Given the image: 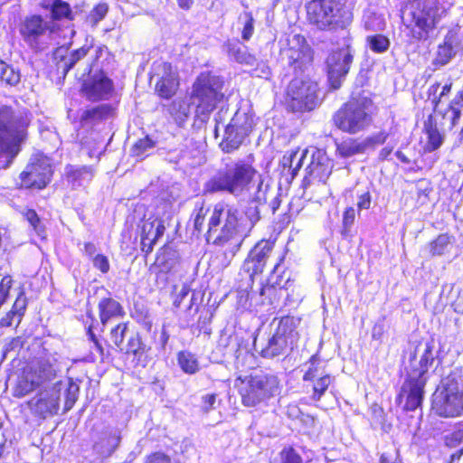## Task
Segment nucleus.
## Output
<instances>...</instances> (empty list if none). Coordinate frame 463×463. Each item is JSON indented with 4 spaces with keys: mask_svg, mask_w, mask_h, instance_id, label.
Returning <instances> with one entry per match:
<instances>
[{
    "mask_svg": "<svg viewBox=\"0 0 463 463\" xmlns=\"http://www.w3.org/2000/svg\"><path fill=\"white\" fill-rule=\"evenodd\" d=\"M161 67L163 74L156 82V91L161 98L168 99L175 94L178 89V78L170 63L164 62Z\"/></svg>",
    "mask_w": 463,
    "mask_h": 463,
    "instance_id": "28",
    "label": "nucleus"
},
{
    "mask_svg": "<svg viewBox=\"0 0 463 463\" xmlns=\"http://www.w3.org/2000/svg\"><path fill=\"white\" fill-rule=\"evenodd\" d=\"M190 291L191 290L189 286L184 284L180 291L177 293L175 299L174 300V306L175 307H180L184 300L189 296Z\"/></svg>",
    "mask_w": 463,
    "mask_h": 463,
    "instance_id": "64",
    "label": "nucleus"
},
{
    "mask_svg": "<svg viewBox=\"0 0 463 463\" xmlns=\"http://www.w3.org/2000/svg\"><path fill=\"white\" fill-rule=\"evenodd\" d=\"M308 153V150L302 151L301 153L299 151L291 152L289 156H283V165L288 166L292 175L296 176L302 167L304 160L307 157Z\"/></svg>",
    "mask_w": 463,
    "mask_h": 463,
    "instance_id": "42",
    "label": "nucleus"
},
{
    "mask_svg": "<svg viewBox=\"0 0 463 463\" xmlns=\"http://www.w3.org/2000/svg\"><path fill=\"white\" fill-rule=\"evenodd\" d=\"M223 79L211 71L199 74L191 93L192 103L195 105L194 126L202 128L209 119L211 113L224 97Z\"/></svg>",
    "mask_w": 463,
    "mask_h": 463,
    "instance_id": "9",
    "label": "nucleus"
},
{
    "mask_svg": "<svg viewBox=\"0 0 463 463\" xmlns=\"http://www.w3.org/2000/svg\"><path fill=\"white\" fill-rule=\"evenodd\" d=\"M66 178L72 188L76 189L88 184L94 176L93 169L90 166L68 165L65 168Z\"/></svg>",
    "mask_w": 463,
    "mask_h": 463,
    "instance_id": "30",
    "label": "nucleus"
},
{
    "mask_svg": "<svg viewBox=\"0 0 463 463\" xmlns=\"http://www.w3.org/2000/svg\"><path fill=\"white\" fill-rule=\"evenodd\" d=\"M205 237L208 243L212 241L216 246H223L234 241V246L238 250L246 237L241 213L238 207L224 202L217 203L209 219Z\"/></svg>",
    "mask_w": 463,
    "mask_h": 463,
    "instance_id": "4",
    "label": "nucleus"
},
{
    "mask_svg": "<svg viewBox=\"0 0 463 463\" xmlns=\"http://www.w3.org/2000/svg\"><path fill=\"white\" fill-rule=\"evenodd\" d=\"M128 323H119L110 329L109 338L119 352H123L124 350V339L128 335Z\"/></svg>",
    "mask_w": 463,
    "mask_h": 463,
    "instance_id": "45",
    "label": "nucleus"
},
{
    "mask_svg": "<svg viewBox=\"0 0 463 463\" xmlns=\"http://www.w3.org/2000/svg\"><path fill=\"white\" fill-rule=\"evenodd\" d=\"M444 443L450 449L463 448V421L458 422L456 430L444 437Z\"/></svg>",
    "mask_w": 463,
    "mask_h": 463,
    "instance_id": "51",
    "label": "nucleus"
},
{
    "mask_svg": "<svg viewBox=\"0 0 463 463\" xmlns=\"http://www.w3.org/2000/svg\"><path fill=\"white\" fill-rule=\"evenodd\" d=\"M40 6L48 10L52 21L61 19L72 20L73 14L69 3L63 0H42Z\"/></svg>",
    "mask_w": 463,
    "mask_h": 463,
    "instance_id": "31",
    "label": "nucleus"
},
{
    "mask_svg": "<svg viewBox=\"0 0 463 463\" xmlns=\"http://www.w3.org/2000/svg\"><path fill=\"white\" fill-rule=\"evenodd\" d=\"M180 253L177 250L167 247L165 248L160 256L157 257L158 265L164 272L175 270L180 262Z\"/></svg>",
    "mask_w": 463,
    "mask_h": 463,
    "instance_id": "37",
    "label": "nucleus"
},
{
    "mask_svg": "<svg viewBox=\"0 0 463 463\" xmlns=\"http://www.w3.org/2000/svg\"><path fill=\"white\" fill-rule=\"evenodd\" d=\"M71 42L57 47L52 52V60L55 62L58 73L65 77L68 72L89 52L90 47L84 45L69 53Z\"/></svg>",
    "mask_w": 463,
    "mask_h": 463,
    "instance_id": "22",
    "label": "nucleus"
},
{
    "mask_svg": "<svg viewBox=\"0 0 463 463\" xmlns=\"http://www.w3.org/2000/svg\"><path fill=\"white\" fill-rule=\"evenodd\" d=\"M113 90V80L102 70L93 73L90 72L88 78L83 80L81 85L83 96L92 102L108 99Z\"/></svg>",
    "mask_w": 463,
    "mask_h": 463,
    "instance_id": "19",
    "label": "nucleus"
},
{
    "mask_svg": "<svg viewBox=\"0 0 463 463\" xmlns=\"http://www.w3.org/2000/svg\"><path fill=\"white\" fill-rule=\"evenodd\" d=\"M450 113L452 126L458 124L460 117L463 115V91H458L449 103L446 114Z\"/></svg>",
    "mask_w": 463,
    "mask_h": 463,
    "instance_id": "49",
    "label": "nucleus"
},
{
    "mask_svg": "<svg viewBox=\"0 0 463 463\" xmlns=\"http://www.w3.org/2000/svg\"><path fill=\"white\" fill-rule=\"evenodd\" d=\"M261 207V205L247 200L241 213V222L246 236L253 229V227L260 221Z\"/></svg>",
    "mask_w": 463,
    "mask_h": 463,
    "instance_id": "33",
    "label": "nucleus"
},
{
    "mask_svg": "<svg viewBox=\"0 0 463 463\" xmlns=\"http://www.w3.org/2000/svg\"><path fill=\"white\" fill-rule=\"evenodd\" d=\"M167 110L175 123L182 127L190 117L192 110L195 111V105L192 103L191 98L189 99H175L168 106Z\"/></svg>",
    "mask_w": 463,
    "mask_h": 463,
    "instance_id": "32",
    "label": "nucleus"
},
{
    "mask_svg": "<svg viewBox=\"0 0 463 463\" xmlns=\"http://www.w3.org/2000/svg\"><path fill=\"white\" fill-rule=\"evenodd\" d=\"M288 49L282 52V59L293 71L295 78L288 86V107L293 112L310 111L320 102L317 83L302 74L313 61V50L301 34H293L288 39Z\"/></svg>",
    "mask_w": 463,
    "mask_h": 463,
    "instance_id": "1",
    "label": "nucleus"
},
{
    "mask_svg": "<svg viewBox=\"0 0 463 463\" xmlns=\"http://www.w3.org/2000/svg\"><path fill=\"white\" fill-rule=\"evenodd\" d=\"M272 248L269 241H260L250 250L243 263V269L250 278L263 272Z\"/></svg>",
    "mask_w": 463,
    "mask_h": 463,
    "instance_id": "23",
    "label": "nucleus"
},
{
    "mask_svg": "<svg viewBox=\"0 0 463 463\" xmlns=\"http://www.w3.org/2000/svg\"><path fill=\"white\" fill-rule=\"evenodd\" d=\"M351 38L345 39L344 46L333 51L326 60V72L332 89L338 90L350 71L355 50L352 47Z\"/></svg>",
    "mask_w": 463,
    "mask_h": 463,
    "instance_id": "16",
    "label": "nucleus"
},
{
    "mask_svg": "<svg viewBox=\"0 0 463 463\" xmlns=\"http://www.w3.org/2000/svg\"><path fill=\"white\" fill-rule=\"evenodd\" d=\"M20 72L0 59V80L10 86H15L20 81Z\"/></svg>",
    "mask_w": 463,
    "mask_h": 463,
    "instance_id": "47",
    "label": "nucleus"
},
{
    "mask_svg": "<svg viewBox=\"0 0 463 463\" xmlns=\"http://www.w3.org/2000/svg\"><path fill=\"white\" fill-rule=\"evenodd\" d=\"M252 75L263 79H268L271 75L270 68L263 61H259L252 68Z\"/></svg>",
    "mask_w": 463,
    "mask_h": 463,
    "instance_id": "60",
    "label": "nucleus"
},
{
    "mask_svg": "<svg viewBox=\"0 0 463 463\" xmlns=\"http://www.w3.org/2000/svg\"><path fill=\"white\" fill-rule=\"evenodd\" d=\"M148 347L143 343L138 332H133L128 335V343L124 345L122 353L126 354H132L133 361L136 365L146 367L147 364V351Z\"/></svg>",
    "mask_w": 463,
    "mask_h": 463,
    "instance_id": "29",
    "label": "nucleus"
},
{
    "mask_svg": "<svg viewBox=\"0 0 463 463\" xmlns=\"http://www.w3.org/2000/svg\"><path fill=\"white\" fill-rule=\"evenodd\" d=\"M364 28L367 31L380 32L385 29V19L382 14L368 12L364 16Z\"/></svg>",
    "mask_w": 463,
    "mask_h": 463,
    "instance_id": "46",
    "label": "nucleus"
},
{
    "mask_svg": "<svg viewBox=\"0 0 463 463\" xmlns=\"http://www.w3.org/2000/svg\"><path fill=\"white\" fill-rule=\"evenodd\" d=\"M390 134L385 130H382L378 133H374L363 138L366 151H373L378 146H381L386 142Z\"/></svg>",
    "mask_w": 463,
    "mask_h": 463,
    "instance_id": "53",
    "label": "nucleus"
},
{
    "mask_svg": "<svg viewBox=\"0 0 463 463\" xmlns=\"http://www.w3.org/2000/svg\"><path fill=\"white\" fill-rule=\"evenodd\" d=\"M156 143L148 137L137 140L131 148V156L137 157V160L146 158L152 149H154Z\"/></svg>",
    "mask_w": 463,
    "mask_h": 463,
    "instance_id": "43",
    "label": "nucleus"
},
{
    "mask_svg": "<svg viewBox=\"0 0 463 463\" xmlns=\"http://www.w3.org/2000/svg\"><path fill=\"white\" fill-rule=\"evenodd\" d=\"M306 9L309 24L320 31L345 30L354 19L346 0H311Z\"/></svg>",
    "mask_w": 463,
    "mask_h": 463,
    "instance_id": "10",
    "label": "nucleus"
},
{
    "mask_svg": "<svg viewBox=\"0 0 463 463\" xmlns=\"http://www.w3.org/2000/svg\"><path fill=\"white\" fill-rule=\"evenodd\" d=\"M269 189V184L268 183L265 184L263 177L260 175L257 180V186L252 192H250L248 201L261 206L266 205Z\"/></svg>",
    "mask_w": 463,
    "mask_h": 463,
    "instance_id": "41",
    "label": "nucleus"
},
{
    "mask_svg": "<svg viewBox=\"0 0 463 463\" xmlns=\"http://www.w3.org/2000/svg\"><path fill=\"white\" fill-rule=\"evenodd\" d=\"M52 175V165L48 158H38L30 163L20 175L22 185L26 188H44Z\"/></svg>",
    "mask_w": 463,
    "mask_h": 463,
    "instance_id": "20",
    "label": "nucleus"
},
{
    "mask_svg": "<svg viewBox=\"0 0 463 463\" xmlns=\"http://www.w3.org/2000/svg\"><path fill=\"white\" fill-rule=\"evenodd\" d=\"M299 324L298 317L290 316L275 317L270 325L275 328L271 329L265 342L259 346L257 340H254L255 351L265 359L288 356L298 346L299 334L297 328Z\"/></svg>",
    "mask_w": 463,
    "mask_h": 463,
    "instance_id": "7",
    "label": "nucleus"
},
{
    "mask_svg": "<svg viewBox=\"0 0 463 463\" xmlns=\"http://www.w3.org/2000/svg\"><path fill=\"white\" fill-rule=\"evenodd\" d=\"M165 232V222L158 217H145L142 222L141 237H145V240H148V238H155L159 240L164 235Z\"/></svg>",
    "mask_w": 463,
    "mask_h": 463,
    "instance_id": "35",
    "label": "nucleus"
},
{
    "mask_svg": "<svg viewBox=\"0 0 463 463\" xmlns=\"http://www.w3.org/2000/svg\"><path fill=\"white\" fill-rule=\"evenodd\" d=\"M115 107L109 103H102L86 108L80 116L81 128H93L94 126L113 118Z\"/></svg>",
    "mask_w": 463,
    "mask_h": 463,
    "instance_id": "26",
    "label": "nucleus"
},
{
    "mask_svg": "<svg viewBox=\"0 0 463 463\" xmlns=\"http://www.w3.org/2000/svg\"><path fill=\"white\" fill-rule=\"evenodd\" d=\"M279 463H305L301 455L292 447L284 448L279 453Z\"/></svg>",
    "mask_w": 463,
    "mask_h": 463,
    "instance_id": "54",
    "label": "nucleus"
},
{
    "mask_svg": "<svg viewBox=\"0 0 463 463\" xmlns=\"http://www.w3.org/2000/svg\"><path fill=\"white\" fill-rule=\"evenodd\" d=\"M438 352L435 341L431 338L419 343L411 353L407 377L402 387V392L407 393L404 411H414L421 408L429 368L438 357Z\"/></svg>",
    "mask_w": 463,
    "mask_h": 463,
    "instance_id": "3",
    "label": "nucleus"
},
{
    "mask_svg": "<svg viewBox=\"0 0 463 463\" xmlns=\"http://www.w3.org/2000/svg\"><path fill=\"white\" fill-rule=\"evenodd\" d=\"M86 335L88 340L92 344L91 347L98 352L101 361H105L110 356V345H109L108 342L102 337L98 336L94 333L92 325H88L86 326Z\"/></svg>",
    "mask_w": 463,
    "mask_h": 463,
    "instance_id": "38",
    "label": "nucleus"
},
{
    "mask_svg": "<svg viewBox=\"0 0 463 463\" xmlns=\"http://www.w3.org/2000/svg\"><path fill=\"white\" fill-rule=\"evenodd\" d=\"M229 339H230V343L231 344L234 342V345H232V348L235 347V349L233 350V355L235 357V361H236L237 364H239L240 357L243 354H245L246 355H249L250 357L252 356V354H250V353H249V351H248L246 346L244 348L241 347V344L239 342L237 337H235L234 339L230 337Z\"/></svg>",
    "mask_w": 463,
    "mask_h": 463,
    "instance_id": "62",
    "label": "nucleus"
},
{
    "mask_svg": "<svg viewBox=\"0 0 463 463\" xmlns=\"http://www.w3.org/2000/svg\"><path fill=\"white\" fill-rule=\"evenodd\" d=\"M108 11H109V6L107 4L102 3V4L97 5L93 8V10L90 12V19L91 23L96 24L99 22H100L101 20H103L107 14Z\"/></svg>",
    "mask_w": 463,
    "mask_h": 463,
    "instance_id": "58",
    "label": "nucleus"
},
{
    "mask_svg": "<svg viewBox=\"0 0 463 463\" xmlns=\"http://www.w3.org/2000/svg\"><path fill=\"white\" fill-rule=\"evenodd\" d=\"M222 51L227 54L230 61L242 66L252 68L257 64L255 54L250 52L248 46L239 39L232 38L227 40L222 44Z\"/></svg>",
    "mask_w": 463,
    "mask_h": 463,
    "instance_id": "24",
    "label": "nucleus"
},
{
    "mask_svg": "<svg viewBox=\"0 0 463 463\" xmlns=\"http://www.w3.org/2000/svg\"><path fill=\"white\" fill-rule=\"evenodd\" d=\"M241 403L245 407H256L279 395L281 384L273 373H259L239 376L235 380Z\"/></svg>",
    "mask_w": 463,
    "mask_h": 463,
    "instance_id": "12",
    "label": "nucleus"
},
{
    "mask_svg": "<svg viewBox=\"0 0 463 463\" xmlns=\"http://www.w3.org/2000/svg\"><path fill=\"white\" fill-rule=\"evenodd\" d=\"M449 4L441 0H413L406 7L414 23L411 30L412 37L416 40H426L442 17L447 14Z\"/></svg>",
    "mask_w": 463,
    "mask_h": 463,
    "instance_id": "13",
    "label": "nucleus"
},
{
    "mask_svg": "<svg viewBox=\"0 0 463 463\" xmlns=\"http://www.w3.org/2000/svg\"><path fill=\"white\" fill-rule=\"evenodd\" d=\"M366 43L372 52L375 53L385 52L391 45L390 39L383 34H374L367 36Z\"/></svg>",
    "mask_w": 463,
    "mask_h": 463,
    "instance_id": "48",
    "label": "nucleus"
},
{
    "mask_svg": "<svg viewBox=\"0 0 463 463\" xmlns=\"http://www.w3.org/2000/svg\"><path fill=\"white\" fill-rule=\"evenodd\" d=\"M24 219L29 222L35 233L41 239L46 238L45 226L42 222L37 213L33 209H28L24 213Z\"/></svg>",
    "mask_w": 463,
    "mask_h": 463,
    "instance_id": "50",
    "label": "nucleus"
},
{
    "mask_svg": "<svg viewBox=\"0 0 463 463\" xmlns=\"http://www.w3.org/2000/svg\"><path fill=\"white\" fill-rule=\"evenodd\" d=\"M286 275L285 271L280 273V264L277 263L271 271L268 283L261 284L258 290H251L250 305L252 306L253 310L258 312L262 307L272 306L277 299L278 287L279 290L288 289L291 280L290 277L288 276L286 280L283 281Z\"/></svg>",
    "mask_w": 463,
    "mask_h": 463,
    "instance_id": "17",
    "label": "nucleus"
},
{
    "mask_svg": "<svg viewBox=\"0 0 463 463\" xmlns=\"http://www.w3.org/2000/svg\"><path fill=\"white\" fill-rule=\"evenodd\" d=\"M18 30L23 41L34 52L46 50L58 33L54 24L40 14L25 16L21 21Z\"/></svg>",
    "mask_w": 463,
    "mask_h": 463,
    "instance_id": "14",
    "label": "nucleus"
},
{
    "mask_svg": "<svg viewBox=\"0 0 463 463\" xmlns=\"http://www.w3.org/2000/svg\"><path fill=\"white\" fill-rule=\"evenodd\" d=\"M177 364L181 370L187 374H194L200 370L197 357L189 351H180L177 354Z\"/></svg>",
    "mask_w": 463,
    "mask_h": 463,
    "instance_id": "39",
    "label": "nucleus"
},
{
    "mask_svg": "<svg viewBox=\"0 0 463 463\" xmlns=\"http://www.w3.org/2000/svg\"><path fill=\"white\" fill-rule=\"evenodd\" d=\"M27 307V299L24 290H21L12 307L6 313V317L2 318V326H10L14 318H17V325L21 322L22 317Z\"/></svg>",
    "mask_w": 463,
    "mask_h": 463,
    "instance_id": "36",
    "label": "nucleus"
},
{
    "mask_svg": "<svg viewBox=\"0 0 463 463\" xmlns=\"http://www.w3.org/2000/svg\"><path fill=\"white\" fill-rule=\"evenodd\" d=\"M217 403V394L215 393H207L202 397V410L204 412H208L216 408L215 404Z\"/></svg>",
    "mask_w": 463,
    "mask_h": 463,
    "instance_id": "61",
    "label": "nucleus"
},
{
    "mask_svg": "<svg viewBox=\"0 0 463 463\" xmlns=\"http://www.w3.org/2000/svg\"><path fill=\"white\" fill-rule=\"evenodd\" d=\"M306 171L309 176L325 182L331 174L332 165L324 150L313 148Z\"/></svg>",
    "mask_w": 463,
    "mask_h": 463,
    "instance_id": "25",
    "label": "nucleus"
},
{
    "mask_svg": "<svg viewBox=\"0 0 463 463\" xmlns=\"http://www.w3.org/2000/svg\"><path fill=\"white\" fill-rule=\"evenodd\" d=\"M92 450L99 458H109L119 446L121 437L117 430L93 429L91 433Z\"/></svg>",
    "mask_w": 463,
    "mask_h": 463,
    "instance_id": "21",
    "label": "nucleus"
},
{
    "mask_svg": "<svg viewBox=\"0 0 463 463\" xmlns=\"http://www.w3.org/2000/svg\"><path fill=\"white\" fill-rule=\"evenodd\" d=\"M454 241L453 236L448 233L439 234L434 241L429 244V250L431 256H442Z\"/></svg>",
    "mask_w": 463,
    "mask_h": 463,
    "instance_id": "40",
    "label": "nucleus"
},
{
    "mask_svg": "<svg viewBox=\"0 0 463 463\" xmlns=\"http://www.w3.org/2000/svg\"><path fill=\"white\" fill-rule=\"evenodd\" d=\"M426 134L428 137L427 149L430 152L435 151L441 146L444 142V137L439 132L436 125L431 122L426 125Z\"/></svg>",
    "mask_w": 463,
    "mask_h": 463,
    "instance_id": "44",
    "label": "nucleus"
},
{
    "mask_svg": "<svg viewBox=\"0 0 463 463\" xmlns=\"http://www.w3.org/2000/svg\"><path fill=\"white\" fill-rule=\"evenodd\" d=\"M463 50V31L457 26L450 29L439 44L435 58L432 60L434 71L450 62V61Z\"/></svg>",
    "mask_w": 463,
    "mask_h": 463,
    "instance_id": "18",
    "label": "nucleus"
},
{
    "mask_svg": "<svg viewBox=\"0 0 463 463\" xmlns=\"http://www.w3.org/2000/svg\"><path fill=\"white\" fill-rule=\"evenodd\" d=\"M431 411L435 415L444 419L463 416V373L461 369H451L440 379L432 394Z\"/></svg>",
    "mask_w": 463,
    "mask_h": 463,
    "instance_id": "8",
    "label": "nucleus"
},
{
    "mask_svg": "<svg viewBox=\"0 0 463 463\" xmlns=\"http://www.w3.org/2000/svg\"><path fill=\"white\" fill-rule=\"evenodd\" d=\"M355 210L354 207H348L343 213V230L342 235L347 237L350 235L351 228L354 223Z\"/></svg>",
    "mask_w": 463,
    "mask_h": 463,
    "instance_id": "55",
    "label": "nucleus"
},
{
    "mask_svg": "<svg viewBox=\"0 0 463 463\" xmlns=\"http://www.w3.org/2000/svg\"><path fill=\"white\" fill-rule=\"evenodd\" d=\"M373 102L364 94L353 96L334 114L335 126L343 132L355 135L373 123Z\"/></svg>",
    "mask_w": 463,
    "mask_h": 463,
    "instance_id": "11",
    "label": "nucleus"
},
{
    "mask_svg": "<svg viewBox=\"0 0 463 463\" xmlns=\"http://www.w3.org/2000/svg\"><path fill=\"white\" fill-rule=\"evenodd\" d=\"M93 267L101 273L106 274L109 271V261L108 257L103 254H97L92 259Z\"/></svg>",
    "mask_w": 463,
    "mask_h": 463,
    "instance_id": "59",
    "label": "nucleus"
},
{
    "mask_svg": "<svg viewBox=\"0 0 463 463\" xmlns=\"http://www.w3.org/2000/svg\"><path fill=\"white\" fill-rule=\"evenodd\" d=\"M61 370L56 362L39 361L32 379V384L44 385L38 395L30 402L34 413L45 419L57 414L61 396H64V411H70L78 400L80 386L71 378L61 379Z\"/></svg>",
    "mask_w": 463,
    "mask_h": 463,
    "instance_id": "2",
    "label": "nucleus"
},
{
    "mask_svg": "<svg viewBox=\"0 0 463 463\" xmlns=\"http://www.w3.org/2000/svg\"><path fill=\"white\" fill-rule=\"evenodd\" d=\"M253 128V117L248 111L239 109L225 127L223 139L220 144L224 153H232L243 144Z\"/></svg>",
    "mask_w": 463,
    "mask_h": 463,
    "instance_id": "15",
    "label": "nucleus"
},
{
    "mask_svg": "<svg viewBox=\"0 0 463 463\" xmlns=\"http://www.w3.org/2000/svg\"><path fill=\"white\" fill-rule=\"evenodd\" d=\"M30 119L9 106L0 107V168H7L27 137Z\"/></svg>",
    "mask_w": 463,
    "mask_h": 463,
    "instance_id": "5",
    "label": "nucleus"
},
{
    "mask_svg": "<svg viewBox=\"0 0 463 463\" xmlns=\"http://www.w3.org/2000/svg\"><path fill=\"white\" fill-rule=\"evenodd\" d=\"M334 377L330 374H326L319 377L313 386L312 399L314 401H320L322 396L325 394L329 385L332 383Z\"/></svg>",
    "mask_w": 463,
    "mask_h": 463,
    "instance_id": "52",
    "label": "nucleus"
},
{
    "mask_svg": "<svg viewBox=\"0 0 463 463\" xmlns=\"http://www.w3.org/2000/svg\"><path fill=\"white\" fill-rule=\"evenodd\" d=\"M243 19H244V23H243V28L241 30V38L243 41L248 42L251 38V36L254 33L255 20L252 17L251 14H250V13H245Z\"/></svg>",
    "mask_w": 463,
    "mask_h": 463,
    "instance_id": "56",
    "label": "nucleus"
},
{
    "mask_svg": "<svg viewBox=\"0 0 463 463\" xmlns=\"http://www.w3.org/2000/svg\"><path fill=\"white\" fill-rule=\"evenodd\" d=\"M251 297V291H240L238 293V305L243 309H252V306L250 305V298Z\"/></svg>",
    "mask_w": 463,
    "mask_h": 463,
    "instance_id": "63",
    "label": "nucleus"
},
{
    "mask_svg": "<svg viewBox=\"0 0 463 463\" xmlns=\"http://www.w3.org/2000/svg\"><path fill=\"white\" fill-rule=\"evenodd\" d=\"M94 141V146H90L88 140H85L83 143V146L89 149L90 157L98 156L99 157L105 151V148L102 147L103 140L100 138L99 135L96 137L92 138Z\"/></svg>",
    "mask_w": 463,
    "mask_h": 463,
    "instance_id": "57",
    "label": "nucleus"
},
{
    "mask_svg": "<svg viewBox=\"0 0 463 463\" xmlns=\"http://www.w3.org/2000/svg\"><path fill=\"white\" fill-rule=\"evenodd\" d=\"M108 295V297L101 298L98 304L99 317L102 325L101 332L111 320L122 318L126 314L123 306L112 298L109 292Z\"/></svg>",
    "mask_w": 463,
    "mask_h": 463,
    "instance_id": "27",
    "label": "nucleus"
},
{
    "mask_svg": "<svg viewBox=\"0 0 463 463\" xmlns=\"http://www.w3.org/2000/svg\"><path fill=\"white\" fill-rule=\"evenodd\" d=\"M336 152L340 157L349 158L367 151L363 139L349 137L336 145Z\"/></svg>",
    "mask_w": 463,
    "mask_h": 463,
    "instance_id": "34",
    "label": "nucleus"
},
{
    "mask_svg": "<svg viewBox=\"0 0 463 463\" xmlns=\"http://www.w3.org/2000/svg\"><path fill=\"white\" fill-rule=\"evenodd\" d=\"M256 174V169L245 161L227 164L203 184V194L226 193L235 197L240 196L250 190Z\"/></svg>",
    "mask_w": 463,
    "mask_h": 463,
    "instance_id": "6",
    "label": "nucleus"
}]
</instances>
